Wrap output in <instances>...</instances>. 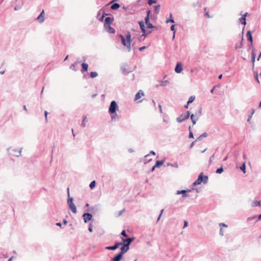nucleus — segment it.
Listing matches in <instances>:
<instances>
[{
    "instance_id": "f257e3e1",
    "label": "nucleus",
    "mask_w": 261,
    "mask_h": 261,
    "mask_svg": "<svg viewBox=\"0 0 261 261\" xmlns=\"http://www.w3.org/2000/svg\"><path fill=\"white\" fill-rule=\"evenodd\" d=\"M120 38L121 39L122 44L126 46L128 48V50L130 51L131 49L130 47V43H131V35L129 33L126 35V38H125L122 35H119Z\"/></svg>"
},
{
    "instance_id": "f03ea898",
    "label": "nucleus",
    "mask_w": 261,
    "mask_h": 261,
    "mask_svg": "<svg viewBox=\"0 0 261 261\" xmlns=\"http://www.w3.org/2000/svg\"><path fill=\"white\" fill-rule=\"evenodd\" d=\"M202 114V108L201 107H198V111L196 112L195 114H192L191 115V119L192 121L193 124L194 125L196 124L197 121L198 120V117H199Z\"/></svg>"
},
{
    "instance_id": "7ed1b4c3",
    "label": "nucleus",
    "mask_w": 261,
    "mask_h": 261,
    "mask_svg": "<svg viewBox=\"0 0 261 261\" xmlns=\"http://www.w3.org/2000/svg\"><path fill=\"white\" fill-rule=\"evenodd\" d=\"M208 181V177L207 176H203V173H201L198 176L197 179L193 183V186L200 185L202 181L207 183Z\"/></svg>"
},
{
    "instance_id": "20e7f679",
    "label": "nucleus",
    "mask_w": 261,
    "mask_h": 261,
    "mask_svg": "<svg viewBox=\"0 0 261 261\" xmlns=\"http://www.w3.org/2000/svg\"><path fill=\"white\" fill-rule=\"evenodd\" d=\"M67 190L68 192V201H67L69 205V207H70V209L71 210V211L73 213L75 214V213H76V212H77L76 206L73 202V198L69 197L70 194H69V188H68Z\"/></svg>"
},
{
    "instance_id": "39448f33",
    "label": "nucleus",
    "mask_w": 261,
    "mask_h": 261,
    "mask_svg": "<svg viewBox=\"0 0 261 261\" xmlns=\"http://www.w3.org/2000/svg\"><path fill=\"white\" fill-rule=\"evenodd\" d=\"M117 108V105L115 101H112L111 102V105L109 109V112L110 114H114L116 112V110Z\"/></svg>"
},
{
    "instance_id": "423d86ee",
    "label": "nucleus",
    "mask_w": 261,
    "mask_h": 261,
    "mask_svg": "<svg viewBox=\"0 0 261 261\" xmlns=\"http://www.w3.org/2000/svg\"><path fill=\"white\" fill-rule=\"evenodd\" d=\"M190 115V112L188 111L186 114H182L179 117H177V121L178 122H181L184 120L187 119L189 117Z\"/></svg>"
},
{
    "instance_id": "0eeeda50",
    "label": "nucleus",
    "mask_w": 261,
    "mask_h": 261,
    "mask_svg": "<svg viewBox=\"0 0 261 261\" xmlns=\"http://www.w3.org/2000/svg\"><path fill=\"white\" fill-rule=\"evenodd\" d=\"M150 12V11H147V15L146 17V18H145V22L146 24L147 25V28L152 29V28H155V27L153 26L151 23L149 22V17Z\"/></svg>"
},
{
    "instance_id": "6e6552de",
    "label": "nucleus",
    "mask_w": 261,
    "mask_h": 261,
    "mask_svg": "<svg viewBox=\"0 0 261 261\" xmlns=\"http://www.w3.org/2000/svg\"><path fill=\"white\" fill-rule=\"evenodd\" d=\"M122 245V242H116L115 245L113 246H108L106 248L107 250H114L117 249L119 246Z\"/></svg>"
},
{
    "instance_id": "1a4fd4ad",
    "label": "nucleus",
    "mask_w": 261,
    "mask_h": 261,
    "mask_svg": "<svg viewBox=\"0 0 261 261\" xmlns=\"http://www.w3.org/2000/svg\"><path fill=\"white\" fill-rule=\"evenodd\" d=\"M83 217L84 220V222L87 223L88 221L92 219V216L90 213H87L83 214Z\"/></svg>"
},
{
    "instance_id": "9d476101",
    "label": "nucleus",
    "mask_w": 261,
    "mask_h": 261,
    "mask_svg": "<svg viewBox=\"0 0 261 261\" xmlns=\"http://www.w3.org/2000/svg\"><path fill=\"white\" fill-rule=\"evenodd\" d=\"M129 248V247L128 246L124 244L121 247V252L119 253L123 255L128 250Z\"/></svg>"
},
{
    "instance_id": "9b49d317",
    "label": "nucleus",
    "mask_w": 261,
    "mask_h": 261,
    "mask_svg": "<svg viewBox=\"0 0 261 261\" xmlns=\"http://www.w3.org/2000/svg\"><path fill=\"white\" fill-rule=\"evenodd\" d=\"M45 18V14L44 10H42L40 14L37 17V19L39 21V22L42 23L44 21Z\"/></svg>"
},
{
    "instance_id": "f8f14e48",
    "label": "nucleus",
    "mask_w": 261,
    "mask_h": 261,
    "mask_svg": "<svg viewBox=\"0 0 261 261\" xmlns=\"http://www.w3.org/2000/svg\"><path fill=\"white\" fill-rule=\"evenodd\" d=\"M122 240L124 244L127 245V246H129V245L130 244V243L134 240V238H127V239L122 238Z\"/></svg>"
},
{
    "instance_id": "ddd939ff",
    "label": "nucleus",
    "mask_w": 261,
    "mask_h": 261,
    "mask_svg": "<svg viewBox=\"0 0 261 261\" xmlns=\"http://www.w3.org/2000/svg\"><path fill=\"white\" fill-rule=\"evenodd\" d=\"M182 70V64L180 62L177 63L175 68V71L176 73H179Z\"/></svg>"
},
{
    "instance_id": "4468645a",
    "label": "nucleus",
    "mask_w": 261,
    "mask_h": 261,
    "mask_svg": "<svg viewBox=\"0 0 261 261\" xmlns=\"http://www.w3.org/2000/svg\"><path fill=\"white\" fill-rule=\"evenodd\" d=\"M104 27H105V30L108 32H109L110 33H115V29H113V28H112L111 27L110 24L104 25Z\"/></svg>"
},
{
    "instance_id": "2eb2a0df",
    "label": "nucleus",
    "mask_w": 261,
    "mask_h": 261,
    "mask_svg": "<svg viewBox=\"0 0 261 261\" xmlns=\"http://www.w3.org/2000/svg\"><path fill=\"white\" fill-rule=\"evenodd\" d=\"M139 25H140V28L141 29V31H142V32L143 33L142 35L143 36L145 37L146 36V31H145V26H144V24L143 21L139 22Z\"/></svg>"
},
{
    "instance_id": "dca6fc26",
    "label": "nucleus",
    "mask_w": 261,
    "mask_h": 261,
    "mask_svg": "<svg viewBox=\"0 0 261 261\" xmlns=\"http://www.w3.org/2000/svg\"><path fill=\"white\" fill-rule=\"evenodd\" d=\"M144 92L142 90H139V92L135 95V100H138L141 98L142 96H144Z\"/></svg>"
},
{
    "instance_id": "f3484780",
    "label": "nucleus",
    "mask_w": 261,
    "mask_h": 261,
    "mask_svg": "<svg viewBox=\"0 0 261 261\" xmlns=\"http://www.w3.org/2000/svg\"><path fill=\"white\" fill-rule=\"evenodd\" d=\"M246 37L249 41L251 42V45H252L253 39L251 33L250 31H248L246 34Z\"/></svg>"
},
{
    "instance_id": "a211bd4d",
    "label": "nucleus",
    "mask_w": 261,
    "mask_h": 261,
    "mask_svg": "<svg viewBox=\"0 0 261 261\" xmlns=\"http://www.w3.org/2000/svg\"><path fill=\"white\" fill-rule=\"evenodd\" d=\"M255 59V49H253L252 53H251V61L252 62L253 67H254V66Z\"/></svg>"
},
{
    "instance_id": "6ab92c4d",
    "label": "nucleus",
    "mask_w": 261,
    "mask_h": 261,
    "mask_svg": "<svg viewBox=\"0 0 261 261\" xmlns=\"http://www.w3.org/2000/svg\"><path fill=\"white\" fill-rule=\"evenodd\" d=\"M113 21V18L111 17H107L105 19L104 25L111 24V22Z\"/></svg>"
},
{
    "instance_id": "aec40b11",
    "label": "nucleus",
    "mask_w": 261,
    "mask_h": 261,
    "mask_svg": "<svg viewBox=\"0 0 261 261\" xmlns=\"http://www.w3.org/2000/svg\"><path fill=\"white\" fill-rule=\"evenodd\" d=\"M88 65L87 63H83L82 64V69H81L82 72H84L85 71H87L88 70Z\"/></svg>"
},
{
    "instance_id": "412c9836",
    "label": "nucleus",
    "mask_w": 261,
    "mask_h": 261,
    "mask_svg": "<svg viewBox=\"0 0 261 261\" xmlns=\"http://www.w3.org/2000/svg\"><path fill=\"white\" fill-rule=\"evenodd\" d=\"M251 205L252 207L261 206V203L260 201H253L251 202Z\"/></svg>"
},
{
    "instance_id": "4be33fe9",
    "label": "nucleus",
    "mask_w": 261,
    "mask_h": 261,
    "mask_svg": "<svg viewBox=\"0 0 261 261\" xmlns=\"http://www.w3.org/2000/svg\"><path fill=\"white\" fill-rule=\"evenodd\" d=\"M123 255L120 253H119L116 256H115L114 258H113V261H120Z\"/></svg>"
},
{
    "instance_id": "5701e85b",
    "label": "nucleus",
    "mask_w": 261,
    "mask_h": 261,
    "mask_svg": "<svg viewBox=\"0 0 261 261\" xmlns=\"http://www.w3.org/2000/svg\"><path fill=\"white\" fill-rule=\"evenodd\" d=\"M163 164H164V161H156L155 165L152 168V170H154V168H156V167H160Z\"/></svg>"
},
{
    "instance_id": "b1692460",
    "label": "nucleus",
    "mask_w": 261,
    "mask_h": 261,
    "mask_svg": "<svg viewBox=\"0 0 261 261\" xmlns=\"http://www.w3.org/2000/svg\"><path fill=\"white\" fill-rule=\"evenodd\" d=\"M191 191L190 190H189V191H187V190H181V191H177V193L176 194L177 195H179V194H183V197H187V195L186 194V193L187 192H190Z\"/></svg>"
},
{
    "instance_id": "393cba45",
    "label": "nucleus",
    "mask_w": 261,
    "mask_h": 261,
    "mask_svg": "<svg viewBox=\"0 0 261 261\" xmlns=\"http://www.w3.org/2000/svg\"><path fill=\"white\" fill-rule=\"evenodd\" d=\"M160 83H161L160 85H156V87H158L159 86H166L168 85V84L169 83V82L166 80V81H161Z\"/></svg>"
},
{
    "instance_id": "a878e982",
    "label": "nucleus",
    "mask_w": 261,
    "mask_h": 261,
    "mask_svg": "<svg viewBox=\"0 0 261 261\" xmlns=\"http://www.w3.org/2000/svg\"><path fill=\"white\" fill-rule=\"evenodd\" d=\"M243 40V38H242V39H241V41H240V42H239L238 44H236V45H235V48L236 49H238V48H242V41Z\"/></svg>"
},
{
    "instance_id": "bb28decb",
    "label": "nucleus",
    "mask_w": 261,
    "mask_h": 261,
    "mask_svg": "<svg viewBox=\"0 0 261 261\" xmlns=\"http://www.w3.org/2000/svg\"><path fill=\"white\" fill-rule=\"evenodd\" d=\"M120 7V5L117 3H115L112 5L111 7L112 10H117Z\"/></svg>"
},
{
    "instance_id": "cd10ccee",
    "label": "nucleus",
    "mask_w": 261,
    "mask_h": 261,
    "mask_svg": "<svg viewBox=\"0 0 261 261\" xmlns=\"http://www.w3.org/2000/svg\"><path fill=\"white\" fill-rule=\"evenodd\" d=\"M195 97L194 96H191L188 101V105H189L190 103H192L195 99Z\"/></svg>"
},
{
    "instance_id": "c85d7f7f",
    "label": "nucleus",
    "mask_w": 261,
    "mask_h": 261,
    "mask_svg": "<svg viewBox=\"0 0 261 261\" xmlns=\"http://www.w3.org/2000/svg\"><path fill=\"white\" fill-rule=\"evenodd\" d=\"M98 74L96 72H91L90 74L91 78H94L97 76Z\"/></svg>"
},
{
    "instance_id": "c756f323",
    "label": "nucleus",
    "mask_w": 261,
    "mask_h": 261,
    "mask_svg": "<svg viewBox=\"0 0 261 261\" xmlns=\"http://www.w3.org/2000/svg\"><path fill=\"white\" fill-rule=\"evenodd\" d=\"M240 169L243 171V172L245 173L246 172V166L245 163H244L243 165L240 167Z\"/></svg>"
},
{
    "instance_id": "7c9ffc66",
    "label": "nucleus",
    "mask_w": 261,
    "mask_h": 261,
    "mask_svg": "<svg viewBox=\"0 0 261 261\" xmlns=\"http://www.w3.org/2000/svg\"><path fill=\"white\" fill-rule=\"evenodd\" d=\"M240 20V21L243 24H244V25L246 24V18H244V17H242L241 18H240L239 19Z\"/></svg>"
},
{
    "instance_id": "2f4dec72",
    "label": "nucleus",
    "mask_w": 261,
    "mask_h": 261,
    "mask_svg": "<svg viewBox=\"0 0 261 261\" xmlns=\"http://www.w3.org/2000/svg\"><path fill=\"white\" fill-rule=\"evenodd\" d=\"M207 137V134L206 133H204L203 134H202L201 135H200L197 139L195 141H196L197 140H200L201 138L202 137Z\"/></svg>"
},
{
    "instance_id": "473e14b6",
    "label": "nucleus",
    "mask_w": 261,
    "mask_h": 261,
    "mask_svg": "<svg viewBox=\"0 0 261 261\" xmlns=\"http://www.w3.org/2000/svg\"><path fill=\"white\" fill-rule=\"evenodd\" d=\"M223 169L222 167H221L220 168H218L217 171H216V173H218V174H221L223 172Z\"/></svg>"
},
{
    "instance_id": "72a5a7b5",
    "label": "nucleus",
    "mask_w": 261,
    "mask_h": 261,
    "mask_svg": "<svg viewBox=\"0 0 261 261\" xmlns=\"http://www.w3.org/2000/svg\"><path fill=\"white\" fill-rule=\"evenodd\" d=\"M87 122V118H86V117L85 116V117L83 118V121H82V125H83V126H85Z\"/></svg>"
},
{
    "instance_id": "f704fd0d",
    "label": "nucleus",
    "mask_w": 261,
    "mask_h": 261,
    "mask_svg": "<svg viewBox=\"0 0 261 261\" xmlns=\"http://www.w3.org/2000/svg\"><path fill=\"white\" fill-rule=\"evenodd\" d=\"M90 186V188H91V189H93V188H94V187H95V181H94H94H92V182L90 183V186Z\"/></svg>"
},
{
    "instance_id": "c9c22d12",
    "label": "nucleus",
    "mask_w": 261,
    "mask_h": 261,
    "mask_svg": "<svg viewBox=\"0 0 261 261\" xmlns=\"http://www.w3.org/2000/svg\"><path fill=\"white\" fill-rule=\"evenodd\" d=\"M189 129L190 130L189 138H194L193 134L192 132L191 131V126H189Z\"/></svg>"
},
{
    "instance_id": "e433bc0d",
    "label": "nucleus",
    "mask_w": 261,
    "mask_h": 261,
    "mask_svg": "<svg viewBox=\"0 0 261 261\" xmlns=\"http://www.w3.org/2000/svg\"><path fill=\"white\" fill-rule=\"evenodd\" d=\"M156 3V2L155 0H148V3L149 5H151L152 4H155Z\"/></svg>"
},
{
    "instance_id": "4c0bfd02",
    "label": "nucleus",
    "mask_w": 261,
    "mask_h": 261,
    "mask_svg": "<svg viewBox=\"0 0 261 261\" xmlns=\"http://www.w3.org/2000/svg\"><path fill=\"white\" fill-rule=\"evenodd\" d=\"M77 64V62H75L74 63L72 64L70 66V68L72 69H74V68H75V66H76Z\"/></svg>"
},
{
    "instance_id": "58836bf2",
    "label": "nucleus",
    "mask_w": 261,
    "mask_h": 261,
    "mask_svg": "<svg viewBox=\"0 0 261 261\" xmlns=\"http://www.w3.org/2000/svg\"><path fill=\"white\" fill-rule=\"evenodd\" d=\"M160 5H158V6H156L155 8V11L156 13H158L159 11V9H160Z\"/></svg>"
},
{
    "instance_id": "ea45409f",
    "label": "nucleus",
    "mask_w": 261,
    "mask_h": 261,
    "mask_svg": "<svg viewBox=\"0 0 261 261\" xmlns=\"http://www.w3.org/2000/svg\"><path fill=\"white\" fill-rule=\"evenodd\" d=\"M121 234L122 236H123V237H127V234H126V232L124 230H123L121 233Z\"/></svg>"
},
{
    "instance_id": "a19ab883",
    "label": "nucleus",
    "mask_w": 261,
    "mask_h": 261,
    "mask_svg": "<svg viewBox=\"0 0 261 261\" xmlns=\"http://www.w3.org/2000/svg\"><path fill=\"white\" fill-rule=\"evenodd\" d=\"M47 114H48V113L47 111H45L44 112V115H45V120L46 121H47Z\"/></svg>"
},
{
    "instance_id": "79ce46f5",
    "label": "nucleus",
    "mask_w": 261,
    "mask_h": 261,
    "mask_svg": "<svg viewBox=\"0 0 261 261\" xmlns=\"http://www.w3.org/2000/svg\"><path fill=\"white\" fill-rule=\"evenodd\" d=\"M188 222L186 221H185L184 228H185L186 227H187L188 226Z\"/></svg>"
},
{
    "instance_id": "37998d69",
    "label": "nucleus",
    "mask_w": 261,
    "mask_h": 261,
    "mask_svg": "<svg viewBox=\"0 0 261 261\" xmlns=\"http://www.w3.org/2000/svg\"><path fill=\"white\" fill-rule=\"evenodd\" d=\"M204 15L205 16H206L207 17H208V18H210V15L208 14V12H205Z\"/></svg>"
},
{
    "instance_id": "c03bdc74",
    "label": "nucleus",
    "mask_w": 261,
    "mask_h": 261,
    "mask_svg": "<svg viewBox=\"0 0 261 261\" xmlns=\"http://www.w3.org/2000/svg\"><path fill=\"white\" fill-rule=\"evenodd\" d=\"M89 229V230L91 232L93 231V229H92V227H91V226H89V229Z\"/></svg>"
},
{
    "instance_id": "a18cd8bd",
    "label": "nucleus",
    "mask_w": 261,
    "mask_h": 261,
    "mask_svg": "<svg viewBox=\"0 0 261 261\" xmlns=\"http://www.w3.org/2000/svg\"><path fill=\"white\" fill-rule=\"evenodd\" d=\"M146 48V47L145 46H143V47H141L140 48V51H142L144 49H145Z\"/></svg>"
},
{
    "instance_id": "49530a36",
    "label": "nucleus",
    "mask_w": 261,
    "mask_h": 261,
    "mask_svg": "<svg viewBox=\"0 0 261 261\" xmlns=\"http://www.w3.org/2000/svg\"><path fill=\"white\" fill-rule=\"evenodd\" d=\"M220 235H221V236H223V231H222V228H221V229H220Z\"/></svg>"
},
{
    "instance_id": "de8ad7c7",
    "label": "nucleus",
    "mask_w": 261,
    "mask_h": 261,
    "mask_svg": "<svg viewBox=\"0 0 261 261\" xmlns=\"http://www.w3.org/2000/svg\"><path fill=\"white\" fill-rule=\"evenodd\" d=\"M166 22L168 23V22H174V20L173 19H170V20H167Z\"/></svg>"
},
{
    "instance_id": "09e8293b",
    "label": "nucleus",
    "mask_w": 261,
    "mask_h": 261,
    "mask_svg": "<svg viewBox=\"0 0 261 261\" xmlns=\"http://www.w3.org/2000/svg\"><path fill=\"white\" fill-rule=\"evenodd\" d=\"M174 25H172L171 27V30L172 31H174Z\"/></svg>"
},
{
    "instance_id": "8fccbe9b",
    "label": "nucleus",
    "mask_w": 261,
    "mask_h": 261,
    "mask_svg": "<svg viewBox=\"0 0 261 261\" xmlns=\"http://www.w3.org/2000/svg\"><path fill=\"white\" fill-rule=\"evenodd\" d=\"M247 14H248V13H247V12H246L245 14H244L243 15V17H244V18H246V17L247 16Z\"/></svg>"
},
{
    "instance_id": "3c124183",
    "label": "nucleus",
    "mask_w": 261,
    "mask_h": 261,
    "mask_svg": "<svg viewBox=\"0 0 261 261\" xmlns=\"http://www.w3.org/2000/svg\"><path fill=\"white\" fill-rule=\"evenodd\" d=\"M220 226H222H222H225V227H226V226H227V225H225V224H223V223H220Z\"/></svg>"
},
{
    "instance_id": "603ef678",
    "label": "nucleus",
    "mask_w": 261,
    "mask_h": 261,
    "mask_svg": "<svg viewBox=\"0 0 261 261\" xmlns=\"http://www.w3.org/2000/svg\"><path fill=\"white\" fill-rule=\"evenodd\" d=\"M56 225H57V226H61V223H60V222H58V223H57L56 224Z\"/></svg>"
},
{
    "instance_id": "864d4df0",
    "label": "nucleus",
    "mask_w": 261,
    "mask_h": 261,
    "mask_svg": "<svg viewBox=\"0 0 261 261\" xmlns=\"http://www.w3.org/2000/svg\"><path fill=\"white\" fill-rule=\"evenodd\" d=\"M260 57H261V53H260V54H259V56H258V58H257V60H258V61H259V60Z\"/></svg>"
},
{
    "instance_id": "5fc2aeb1",
    "label": "nucleus",
    "mask_w": 261,
    "mask_h": 261,
    "mask_svg": "<svg viewBox=\"0 0 261 261\" xmlns=\"http://www.w3.org/2000/svg\"><path fill=\"white\" fill-rule=\"evenodd\" d=\"M222 74H220V75L219 76V77H218L219 79H222Z\"/></svg>"
},
{
    "instance_id": "6e6d98bb",
    "label": "nucleus",
    "mask_w": 261,
    "mask_h": 261,
    "mask_svg": "<svg viewBox=\"0 0 261 261\" xmlns=\"http://www.w3.org/2000/svg\"><path fill=\"white\" fill-rule=\"evenodd\" d=\"M214 89H215V87H214L211 90V92L212 93H213L214 92Z\"/></svg>"
},
{
    "instance_id": "4d7b16f0",
    "label": "nucleus",
    "mask_w": 261,
    "mask_h": 261,
    "mask_svg": "<svg viewBox=\"0 0 261 261\" xmlns=\"http://www.w3.org/2000/svg\"><path fill=\"white\" fill-rule=\"evenodd\" d=\"M63 222H64V223L65 224H67V221L66 220H64V221H63Z\"/></svg>"
},
{
    "instance_id": "13d9d810",
    "label": "nucleus",
    "mask_w": 261,
    "mask_h": 261,
    "mask_svg": "<svg viewBox=\"0 0 261 261\" xmlns=\"http://www.w3.org/2000/svg\"><path fill=\"white\" fill-rule=\"evenodd\" d=\"M188 103L185 106V108L186 109H188Z\"/></svg>"
},
{
    "instance_id": "bf43d9fd",
    "label": "nucleus",
    "mask_w": 261,
    "mask_h": 261,
    "mask_svg": "<svg viewBox=\"0 0 261 261\" xmlns=\"http://www.w3.org/2000/svg\"><path fill=\"white\" fill-rule=\"evenodd\" d=\"M195 142V141L193 142L192 143V144H191V147H192V146L194 145Z\"/></svg>"
},
{
    "instance_id": "052dcab7",
    "label": "nucleus",
    "mask_w": 261,
    "mask_h": 261,
    "mask_svg": "<svg viewBox=\"0 0 261 261\" xmlns=\"http://www.w3.org/2000/svg\"><path fill=\"white\" fill-rule=\"evenodd\" d=\"M150 153L153 154H154V155L155 154V152H154L153 151H151L150 152Z\"/></svg>"
},
{
    "instance_id": "680f3d73",
    "label": "nucleus",
    "mask_w": 261,
    "mask_h": 261,
    "mask_svg": "<svg viewBox=\"0 0 261 261\" xmlns=\"http://www.w3.org/2000/svg\"><path fill=\"white\" fill-rule=\"evenodd\" d=\"M13 257L10 258L8 260V261H11L12 260Z\"/></svg>"
},
{
    "instance_id": "e2e57ef3",
    "label": "nucleus",
    "mask_w": 261,
    "mask_h": 261,
    "mask_svg": "<svg viewBox=\"0 0 261 261\" xmlns=\"http://www.w3.org/2000/svg\"><path fill=\"white\" fill-rule=\"evenodd\" d=\"M258 220H261V214L258 217Z\"/></svg>"
},
{
    "instance_id": "0e129e2a",
    "label": "nucleus",
    "mask_w": 261,
    "mask_h": 261,
    "mask_svg": "<svg viewBox=\"0 0 261 261\" xmlns=\"http://www.w3.org/2000/svg\"><path fill=\"white\" fill-rule=\"evenodd\" d=\"M86 207H89V204L88 203H87V204H86Z\"/></svg>"
},
{
    "instance_id": "69168bd1",
    "label": "nucleus",
    "mask_w": 261,
    "mask_h": 261,
    "mask_svg": "<svg viewBox=\"0 0 261 261\" xmlns=\"http://www.w3.org/2000/svg\"><path fill=\"white\" fill-rule=\"evenodd\" d=\"M68 56H67L66 57V58H65V60H65H65H66L68 59Z\"/></svg>"
},
{
    "instance_id": "338daca9",
    "label": "nucleus",
    "mask_w": 261,
    "mask_h": 261,
    "mask_svg": "<svg viewBox=\"0 0 261 261\" xmlns=\"http://www.w3.org/2000/svg\"><path fill=\"white\" fill-rule=\"evenodd\" d=\"M256 79L257 81L258 82V76H257V75H256Z\"/></svg>"
},
{
    "instance_id": "774afa93",
    "label": "nucleus",
    "mask_w": 261,
    "mask_h": 261,
    "mask_svg": "<svg viewBox=\"0 0 261 261\" xmlns=\"http://www.w3.org/2000/svg\"><path fill=\"white\" fill-rule=\"evenodd\" d=\"M163 212V210H162L161 211V214H160L161 215H162V214Z\"/></svg>"
}]
</instances>
